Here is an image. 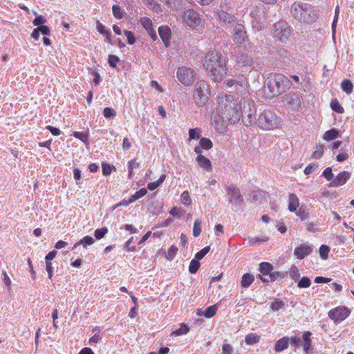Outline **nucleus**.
<instances>
[{
  "instance_id": "1",
  "label": "nucleus",
  "mask_w": 354,
  "mask_h": 354,
  "mask_svg": "<svg viewBox=\"0 0 354 354\" xmlns=\"http://www.w3.org/2000/svg\"><path fill=\"white\" fill-rule=\"evenodd\" d=\"M216 100V106L211 115V120L214 125L236 124L240 120L242 113L238 109L236 100L233 95L223 93Z\"/></svg>"
},
{
  "instance_id": "2",
  "label": "nucleus",
  "mask_w": 354,
  "mask_h": 354,
  "mask_svg": "<svg viewBox=\"0 0 354 354\" xmlns=\"http://www.w3.org/2000/svg\"><path fill=\"white\" fill-rule=\"evenodd\" d=\"M203 65L207 74L215 82H221L227 72L225 59L218 51L207 52L203 58Z\"/></svg>"
},
{
  "instance_id": "3",
  "label": "nucleus",
  "mask_w": 354,
  "mask_h": 354,
  "mask_svg": "<svg viewBox=\"0 0 354 354\" xmlns=\"http://www.w3.org/2000/svg\"><path fill=\"white\" fill-rule=\"evenodd\" d=\"M290 82L285 75L278 73L268 77L263 88V96L273 98L285 93L290 88Z\"/></svg>"
},
{
  "instance_id": "4",
  "label": "nucleus",
  "mask_w": 354,
  "mask_h": 354,
  "mask_svg": "<svg viewBox=\"0 0 354 354\" xmlns=\"http://www.w3.org/2000/svg\"><path fill=\"white\" fill-rule=\"evenodd\" d=\"M211 96V90L209 84L205 80H198L194 85L193 100L198 106H205Z\"/></svg>"
},
{
  "instance_id": "5",
  "label": "nucleus",
  "mask_w": 354,
  "mask_h": 354,
  "mask_svg": "<svg viewBox=\"0 0 354 354\" xmlns=\"http://www.w3.org/2000/svg\"><path fill=\"white\" fill-rule=\"evenodd\" d=\"M313 12V9L312 6L301 1H295L290 6L292 16L301 22L306 23L309 21Z\"/></svg>"
},
{
  "instance_id": "6",
  "label": "nucleus",
  "mask_w": 354,
  "mask_h": 354,
  "mask_svg": "<svg viewBox=\"0 0 354 354\" xmlns=\"http://www.w3.org/2000/svg\"><path fill=\"white\" fill-rule=\"evenodd\" d=\"M259 126L266 130L279 128L282 124L281 118L270 110H264L258 118Z\"/></svg>"
},
{
  "instance_id": "7",
  "label": "nucleus",
  "mask_w": 354,
  "mask_h": 354,
  "mask_svg": "<svg viewBox=\"0 0 354 354\" xmlns=\"http://www.w3.org/2000/svg\"><path fill=\"white\" fill-rule=\"evenodd\" d=\"M181 18L185 25L193 29L203 26L205 22L203 17L193 8L185 10Z\"/></svg>"
},
{
  "instance_id": "8",
  "label": "nucleus",
  "mask_w": 354,
  "mask_h": 354,
  "mask_svg": "<svg viewBox=\"0 0 354 354\" xmlns=\"http://www.w3.org/2000/svg\"><path fill=\"white\" fill-rule=\"evenodd\" d=\"M176 77L185 86H190L195 80L196 72L191 68L180 66L177 69Z\"/></svg>"
},
{
  "instance_id": "9",
  "label": "nucleus",
  "mask_w": 354,
  "mask_h": 354,
  "mask_svg": "<svg viewBox=\"0 0 354 354\" xmlns=\"http://www.w3.org/2000/svg\"><path fill=\"white\" fill-rule=\"evenodd\" d=\"M290 26L285 21H278L273 26V37L281 42H285L290 37Z\"/></svg>"
},
{
  "instance_id": "10",
  "label": "nucleus",
  "mask_w": 354,
  "mask_h": 354,
  "mask_svg": "<svg viewBox=\"0 0 354 354\" xmlns=\"http://www.w3.org/2000/svg\"><path fill=\"white\" fill-rule=\"evenodd\" d=\"M351 314L348 308L346 306H338L329 310L328 317L335 323H339L346 319Z\"/></svg>"
},
{
  "instance_id": "11",
  "label": "nucleus",
  "mask_w": 354,
  "mask_h": 354,
  "mask_svg": "<svg viewBox=\"0 0 354 354\" xmlns=\"http://www.w3.org/2000/svg\"><path fill=\"white\" fill-rule=\"evenodd\" d=\"M234 41L241 46L246 47L248 44V39L245 28L242 24H238L233 29Z\"/></svg>"
},
{
  "instance_id": "12",
  "label": "nucleus",
  "mask_w": 354,
  "mask_h": 354,
  "mask_svg": "<svg viewBox=\"0 0 354 354\" xmlns=\"http://www.w3.org/2000/svg\"><path fill=\"white\" fill-rule=\"evenodd\" d=\"M226 191L227 192V195L229 196L230 203H241V194L240 189L238 187L231 184L226 188Z\"/></svg>"
},
{
  "instance_id": "13",
  "label": "nucleus",
  "mask_w": 354,
  "mask_h": 354,
  "mask_svg": "<svg viewBox=\"0 0 354 354\" xmlns=\"http://www.w3.org/2000/svg\"><path fill=\"white\" fill-rule=\"evenodd\" d=\"M140 22L142 26L150 35L151 38L155 41L157 39V35L153 28V24L151 19L147 17H142L140 18Z\"/></svg>"
},
{
  "instance_id": "14",
  "label": "nucleus",
  "mask_w": 354,
  "mask_h": 354,
  "mask_svg": "<svg viewBox=\"0 0 354 354\" xmlns=\"http://www.w3.org/2000/svg\"><path fill=\"white\" fill-rule=\"evenodd\" d=\"M273 270V266L271 263L268 262H262L259 264V271L263 275H268L269 277V279L264 278L263 277H260L261 280L263 281H269L274 279V274H271Z\"/></svg>"
},
{
  "instance_id": "15",
  "label": "nucleus",
  "mask_w": 354,
  "mask_h": 354,
  "mask_svg": "<svg viewBox=\"0 0 354 354\" xmlns=\"http://www.w3.org/2000/svg\"><path fill=\"white\" fill-rule=\"evenodd\" d=\"M351 172L348 171H343L339 173V174L335 178H334L330 186L335 187L342 186L346 183V181L351 178Z\"/></svg>"
},
{
  "instance_id": "16",
  "label": "nucleus",
  "mask_w": 354,
  "mask_h": 354,
  "mask_svg": "<svg viewBox=\"0 0 354 354\" xmlns=\"http://www.w3.org/2000/svg\"><path fill=\"white\" fill-rule=\"evenodd\" d=\"M312 248L306 244H301L299 247L295 248L294 255L299 260H302L312 252Z\"/></svg>"
},
{
  "instance_id": "17",
  "label": "nucleus",
  "mask_w": 354,
  "mask_h": 354,
  "mask_svg": "<svg viewBox=\"0 0 354 354\" xmlns=\"http://www.w3.org/2000/svg\"><path fill=\"white\" fill-rule=\"evenodd\" d=\"M213 147V143L212 140L207 138H201L199 140L198 146H196L194 149V151L196 154H201L203 152V149L210 150Z\"/></svg>"
},
{
  "instance_id": "18",
  "label": "nucleus",
  "mask_w": 354,
  "mask_h": 354,
  "mask_svg": "<svg viewBox=\"0 0 354 354\" xmlns=\"http://www.w3.org/2000/svg\"><path fill=\"white\" fill-rule=\"evenodd\" d=\"M158 33L165 46L167 47L170 44L171 33L170 28L167 26H161L158 28Z\"/></svg>"
},
{
  "instance_id": "19",
  "label": "nucleus",
  "mask_w": 354,
  "mask_h": 354,
  "mask_svg": "<svg viewBox=\"0 0 354 354\" xmlns=\"http://www.w3.org/2000/svg\"><path fill=\"white\" fill-rule=\"evenodd\" d=\"M290 343V338L288 336H283L278 339L274 345V350L277 353H281L288 348Z\"/></svg>"
},
{
  "instance_id": "20",
  "label": "nucleus",
  "mask_w": 354,
  "mask_h": 354,
  "mask_svg": "<svg viewBox=\"0 0 354 354\" xmlns=\"http://www.w3.org/2000/svg\"><path fill=\"white\" fill-rule=\"evenodd\" d=\"M299 206V201L297 196L294 193L288 195V210L290 212H295Z\"/></svg>"
},
{
  "instance_id": "21",
  "label": "nucleus",
  "mask_w": 354,
  "mask_h": 354,
  "mask_svg": "<svg viewBox=\"0 0 354 354\" xmlns=\"http://www.w3.org/2000/svg\"><path fill=\"white\" fill-rule=\"evenodd\" d=\"M196 161L198 164V165L203 169H206L207 171H209L212 169V162L210 160L203 155L202 153L198 154V156L196 158Z\"/></svg>"
},
{
  "instance_id": "22",
  "label": "nucleus",
  "mask_w": 354,
  "mask_h": 354,
  "mask_svg": "<svg viewBox=\"0 0 354 354\" xmlns=\"http://www.w3.org/2000/svg\"><path fill=\"white\" fill-rule=\"evenodd\" d=\"M265 8L263 6L259 5L252 8L250 12V16H252L256 20H261L264 18Z\"/></svg>"
},
{
  "instance_id": "23",
  "label": "nucleus",
  "mask_w": 354,
  "mask_h": 354,
  "mask_svg": "<svg viewBox=\"0 0 354 354\" xmlns=\"http://www.w3.org/2000/svg\"><path fill=\"white\" fill-rule=\"evenodd\" d=\"M236 63L241 66H251L253 64V60L248 55L241 54L237 57Z\"/></svg>"
},
{
  "instance_id": "24",
  "label": "nucleus",
  "mask_w": 354,
  "mask_h": 354,
  "mask_svg": "<svg viewBox=\"0 0 354 354\" xmlns=\"http://www.w3.org/2000/svg\"><path fill=\"white\" fill-rule=\"evenodd\" d=\"M254 281V277L252 274L250 273H245L243 274L241 286L242 288H248Z\"/></svg>"
},
{
  "instance_id": "25",
  "label": "nucleus",
  "mask_w": 354,
  "mask_h": 354,
  "mask_svg": "<svg viewBox=\"0 0 354 354\" xmlns=\"http://www.w3.org/2000/svg\"><path fill=\"white\" fill-rule=\"evenodd\" d=\"M311 333L310 331H306L303 333L302 339L304 342L303 349L307 353L311 346L310 339Z\"/></svg>"
},
{
  "instance_id": "26",
  "label": "nucleus",
  "mask_w": 354,
  "mask_h": 354,
  "mask_svg": "<svg viewBox=\"0 0 354 354\" xmlns=\"http://www.w3.org/2000/svg\"><path fill=\"white\" fill-rule=\"evenodd\" d=\"M261 337L254 333L248 334L245 337V342L247 345H253L260 341Z\"/></svg>"
},
{
  "instance_id": "27",
  "label": "nucleus",
  "mask_w": 354,
  "mask_h": 354,
  "mask_svg": "<svg viewBox=\"0 0 354 354\" xmlns=\"http://www.w3.org/2000/svg\"><path fill=\"white\" fill-rule=\"evenodd\" d=\"M338 136L339 131L336 129L333 128L326 131L324 134L323 138L325 140L330 141L336 139Z\"/></svg>"
},
{
  "instance_id": "28",
  "label": "nucleus",
  "mask_w": 354,
  "mask_h": 354,
  "mask_svg": "<svg viewBox=\"0 0 354 354\" xmlns=\"http://www.w3.org/2000/svg\"><path fill=\"white\" fill-rule=\"evenodd\" d=\"M202 130L201 128L189 129L188 140L191 141L194 139H201L202 137Z\"/></svg>"
},
{
  "instance_id": "29",
  "label": "nucleus",
  "mask_w": 354,
  "mask_h": 354,
  "mask_svg": "<svg viewBox=\"0 0 354 354\" xmlns=\"http://www.w3.org/2000/svg\"><path fill=\"white\" fill-rule=\"evenodd\" d=\"M270 306L272 310L277 311L284 308L285 303L282 300L275 298L270 303Z\"/></svg>"
},
{
  "instance_id": "30",
  "label": "nucleus",
  "mask_w": 354,
  "mask_h": 354,
  "mask_svg": "<svg viewBox=\"0 0 354 354\" xmlns=\"http://www.w3.org/2000/svg\"><path fill=\"white\" fill-rule=\"evenodd\" d=\"M144 3L147 5L150 8L156 12H160L162 11V7L159 3H158L156 0H142Z\"/></svg>"
},
{
  "instance_id": "31",
  "label": "nucleus",
  "mask_w": 354,
  "mask_h": 354,
  "mask_svg": "<svg viewBox=\"0 0 354 354\" xmlns=\"http://www.w3.org/2000/svg\"><path fill=\"white\" fill-rule=\"evenodd\" d=\"M341 88L346 94H351L353 90V85L350 80L345 79L342 82Z\"/></svg>"
},
{
  "instance_id": "32",
  "label": "nucleus",
  "mask_w": 354,
  "mask_h": 354,
  "mask_svg": "<svg viewBox=\"0 0 354 354\" xmlns=\"http://www.w3.org/2000/svg\"><path fill=\"white\" fill-rule=\"evenodd\" d=\"M140 167V163L136 162V159H132L131 160L128 162V176L129 178L131 179L132 176L134 175L133 169Z\"/></svg>"
},
{
  "instance_id": "33",
  "label": "nucleus",
  "mask_w": 354,
  "mask_h": 354,
  "mask_svg": "<svg viewBox=\"0 0 354 354\" xmlns=\"http://www.w3.org/2000/svg\"><path fill=\"white\" fill-rule=\"evenodd\" d=\"M218 310V307L216 305H212L207 307L205 311L203 313V315L206 318H212L213 317Z\"/></svg>"
},
{
  "instance_id": "34",
  "label": "nucleus",
  "mask_w": 354,
  "mask_h": 354,
  "mask_svg": "<svg viewBox=\"0 0 354 354\" xmlns=\"http://www.w3.org/2000/svg\"><path fill=\"white\" fill-rule=\"evenodd\" d=\"M165 178L166 175H161L156 181L148 183L147 188L151 191L155 190L165 180Z\"/></svg>"
},
{
  "instance_id": "35",
  "label": "nucleus",
  "mask_w": 354,
  "mask_h": 354,
  "mask_svg": "<svg viewBox=\"0 0 354 354\" xmlns=\"http://www.w3.org/2000/svg\"><path fill=\"white\" fill-rule=\"evenodd\" d=\"M330 108L337 113H343L344 109L337 99H333L330 102Z\"/></svg>"
},
{
  "instance_id": "36",
  "label": "nucleus",
  "mask_w": 354,
  "mask_h": 354,
  "mask_svg": "<svg viewBox=\"0 0 354 354\" xmlns=\"http://www.w3.org/2000/svg\"><path fill=\"white\" fill-rule=\"evenodd\" d=\"M324 151V145L321 144H317L315 146V151L312 153V157L315 159H319L323 156Z\"/></svg>"
},
{
  "instance_id": "37",
  "label": "nucleus",
  "mask_w": 354,
  "mask_h": 354,
  "mask_svg": "<svg viewBox=\"0 0 354 354\" xmlns=\"http://www.w3.org/2000/svg\"><path fill=\"white\" fill-rule=\"evenodd\" d=\"M95 242L93 237L90 236H86L83 237L79 242L75 243L74 248H76L77 246L80 245H82L84 246L86 245H91Z\"/></svg>"
},
{
  "instance_id": "38",
  "label": "nucleus",
  "mask_w": 354,
  "mask_h": 354,
  "mask_svg": "<svg viewBox=\"0 0 354 354\" xmlns=\"http://www.w3.org/2000/svg\"><path fill=\"white\" fill-rule=\"evenodd\" d=\"M256 121V116L254 113L250 109L249 110V112L247 114V116L243 118V122L245 125H252V124L255 123Z\"/></svg>"
},
{
  "instance_id": "39",
  "label": "nucleus",
  "mask_w": 354,
  "mask_h": 354,
  "mask_svg": "<svg viewBox=\"0 0 354 354\" xmlns=\"http://www.w3.org/2000/svg\"><path fill=\"white\" fill-rule=\"evenodd\" d=\"M189 331V327L186 324H181L180 328L172 333V335L180 336L187 334Z\"/></svg>"
},
{
  "instance_id": "40",
  "label": "nucleus",
  "mask_w": 354,
  "mask_h": 354,
  "mask_svg": "<svg viewBox=\"0 0 354 354\" xmlns=\"http://www.w3.org/2000/svg\"><path fill=\"white\" fill-rule=\"evenodd\" d=\"M181 203L186 206H189L192 204V199L188 191H184L180 195Z\"/></svg>"
},
{
  "instance_id": "41",
  "label": "nucleus",
  "mask_w": 354,
  "mask_h": 354,
  "mask_svg": "<svg viewBox=\"0 0 354 354\" xmlns=\"http://www.w3.org/2000/svg\"><path fill=\"white\" fill-rule=\"evenodd\" d=\"M201 263L198 259H192L189 266V272L192 274H195L198 270Z\"/></svg>"
},
{
  "instance_id": "42",
  "label": "nucleus",
  "mask_w": 354,
  "mask_h": 354,
  "mask_svg": "<svg viewBox=\"0 0 354 354\" xmlns=\"http://www.w3.org/2000/svg\"><path fill=\"white\" fill-rule=\"evenodd\" d=\"M201 221L198 218H196L194 223L193 226V235L195 237L198 236L201 233Z\"/></svg>"
},
{
  "instance_id": "43",
  "label": "nucleus",
  "mask_w": 354,
  "mask_h": 354,
  "mask_svg": "<svg viewBox=\"0 0 354 354\" xmlns=\"http://www.w3.org/2000/svg\"><path fill=\"white\" fill-rule=\"evenodd\" d=\"M171 9H177L181 5V0H161Z\"/></svg>"
},
{
  "instance_id": "44",
  "label": "nucleus",
  "mask_w": 354,
  "mask_h": 354,
  "mask_svg": "<svg viewBox=\"0 0 354 354\" xmlns=\"http://www.w3.org/2000/svg\"><path fill=\"white\" fill-rule=\"evenodd\" d=\"M112 11L113 16L118 19H120L124 17V12L118 5H113L112 6Z\"/></svg>"
},
{
  "instance_id": "45",
  "label": "nucleus",
  "mask_w": 354,
  "mask_h": 354,
  "mask_svg": "<svg viewBox=\"0 0 354 354\" xmlns=\"http://www.w3.org/2000/svg\"><path fill=\"white\" fill-rule=\"evenodd\" d=\"M147 194V190L145 188H141L137 191L134 194L131 196V201L135 202L136 201L142 198Z\"/></svg>"
},
{
  "instance_id": "46",
  "label": "nucleus",
  "mask_w": 354,
  "mask_h": 354,
  "mask_svg": "<svg viewBox=\"0 0 354 354\" xmlns=\"http://www.w3.org/2000/svg\"><path fill=\"white\" fill-rule=\"evenodd\" d=\"M177 252H178L177 247H176L174 245H171L168 249L167 252L165 255V257L167 258V259L171 261L176 257Z\"/></svg>"
},
{
  "instance_id": "47",
  "label": "nucleus",
  "mask_w": 354,
  "mask_h": 354,
  "mask_svg": "<svg viewBox=\"0 0 354 354\" xmlns=\"http://www.w3.org/2000/svg\"><path fill=\"white\" fill-rule=\"evenodd\" d=\"M330 251V248L326 245H322L319 249V252L321 258L324 260H326L328 257V252Z\"/></svg>"
},
{
  "instance_id": "48",
  "label": "nucleus",
  "mask_w": 354,
  "mask_h": 354,
  "mask_svg": "<svg viewBox=\"0 0 354 354\" xmlns=\"http://www.w3.org/2000/svg\"><path fill=\"white\" fill-rule=\"evenodd\" d=\"M311 285V281L307 277H303L297 283V286L300 288H307Z\"/></svg>"
},
{
  "instance_id": "49",
  "label": "nucleus",
  "mask_w": 354,
  "mask_h": 354,
  "mask_svg": "<svg viewBox=\"0 0 354 354\" xmlns=\"http://www.w3.org/2000/svg\"><path fill=\"white\" fill-rule=\"evenodd\" d=\"M108 233V228L104 227L102 228L96 229L94 232V236L97 239H102Z\"/></svg>"
},
{
  "instance_id": "50",
  "label": "nucleus",
  "mask_w": 354,
  "mask_h": 354,
  "mask_svg": "<svg viewBox=\"0 0 354 354\" xmlns=\"http://www.w3.org/2000/svg\"><path fill=\"white\" fill-rule=\"evenodd\" d=\"M296 215L299 217L301 220L306 219L308 216V210L306 207H301L299 210L296 212Z\"/></svg>"
},
{
  "instance_id": "51",
  "label": "nucleus",
  "mask_w": 354,
  "mask_h": 354,
  "mask_svg": "<svg viewBox=\"0 0 354 354\" xmlns=\"http://www.w3.org/2000/svg\"><path fill=\"white\" fill-rule=\"evenodd\" d=\"M103 115L105 118H114L116 115V111L111 107H106L103 110Z\"/></svg>"
},
{
  "instance_id": "52",
  "label": "nucleus",
  "mask_w": 354,
  "mask_h": 354,
  "mask_svg": "<svg viewBox=\"0 0 354 354\" xmlns=\"http://www.w3.org/2000/svg\"><path fill=\"white\" fill-rule=\"evenodd\" d=\"M120 62V59L118 56L114 55H110L108 58V62L111 68H116L117 63Z\"/></svg>"
},
{
  "instance_id": "53",
  "label": "nucleus",
  "mask_w": 354,
  "mask_h": 354,
  "mask_svg": "<svg viewBox=\"0 0 354 354\" xmlns=\"http://www.w3.org/2000/svg\"><path fill=\"white\" fill-rule=\"evenodd\" d=\"M124 35L127 37V42L130 45H133L136 42V37L133 33V32L130 30H125L124 31Z\"/></svg>"
},
{
  "instance_id": "54",
  "label": "nucleus",
  "mask_w": 354,
  "mask_h": 354,
  "mask_svg": "<svg viewBox=\"0 0 354 354\" xmlns=\"http://www.w3.org/2000/svg\"><path fill=\"white\" fill-rule=\"evenodd\" d=\"M209 250H210L209 246H206V247L203 248L202 250H201L196 254V255H195L196 259L198 260L202 259L209 252Z\"/></svg>"
},
{
  "instance_id": "55",
  "label": "nucleus",
  "mask_w": 354,
  "mask_h": 354,
  "mask_svg": "<svg viewBox=\"0 0 354 354\" xmlns=\"http://www.w3.org/2000/svg\"><path fill=\"white\" fill-rule=\"evenodd\" d=\"M323 176L328 181H331L334 179V175L330 167L326 168L323 171Z\"/></svg>"
},
{
  "instance_id": "56",
  "label": "nucleus",
  "mask_w": 354,
  "mask_h": 354,
  "mask_svg": "<svg viewBox=\"0 0 354 354\" xmlns=\"http://www.w3.org/2000/svg\"><path fill=\"white\" fill-rule=\"evenodd\" d=\"M290 276L294 280H297L300 276L298 268L296 266H292L290 270Z\"/></svg>"
},
{
  "instance_id": "57",
  "label": "nucleus",
  "mask_w": 354,
  "mask_h": 354,
  "mask_svg": "<svg viewBox=\"0 0 354 354\" xmlns=\"http://www.w3.org/2000/svg\"><path fill=\"white\" fill-rule=\"evenodd\" d=\"M102 174L104 176H107L111 174L112 173V167L106 163V162H102Z\"/></svg>"
},
{
  "instance_id": "58",
  "label": "nucleus",
  "mask_w": 354,
  "mask_h": 354,
  "mask_svg": "<svg viewBox=\"0 0 354 354\" xmlns=\"http://www.w3.org/2000/svg\"><path fill=\"white\" fill-rule=\"evenodd\" d=\"M97 31L101 33L102 35L106 36L109 37L110 36V32L107 30H106L105 26L100 22L97 21Z\"/></svg>"
},
{
  "instance_id": "59",
  "label": "nucleus",
  "mask_w": 354,
  "mask_h": 354,
  "mask_svg": "<svg viewBox=\"0 0 354 354\" xmlns=\"http://www.w3.org/2000/svg\"><path fill=\"white\" fill-rule=\"evenodd\" d=\"M46 19L41 16V15H39V16H37L32 21V24L34 26H42L44 25V24L46 22Z\"/></svg>"
},
{
  "instance_id": "60",
  "label": "nucleus",
  "mask_w": 354,
  "mask_h": 354,
  "mask_svg": "<svg viewBox=\"0 0 354 354\" xmlns=\"http://www.w3.org/2000/svg\"><path fill=\"white\" fill-rule=\"evenodd\" d=\"M289 344L295 348H299L301 344V339L298 337H292L290 339Z\"/></svg>"
},
{
  "instance_id": "61",
  "label": "nucleus",
  "mask_w": 354,
  "mask_h": 354,
  "mask_svg": "<svg viewBox=\"0 0 354 354\" xmlns=\"http://www.w3.org/2000/svg\"><path fill=\"white\" fill-rule=\"evenodd\" d=\"M233 347L229 344H224L222 346L221 354H232Z\"/></svg>"
},
{
  "instance_id": "62",
  "label": "nucleus",
  "mask_w": 354,
  "mask_h": 354,
  "mask_svg": "<svg viewBox=\"0 0 354 354\" xmlns=\"http://www.w3.org/2000/svg\"><path fill=\"white\" fill-rule=\"evenodd\" d=\"M150 86L152 88H154L159 93H163L164 92V89L162 88L161 85L157 81H156V80H152L150 82Z\"/></svg>"
},
{
  "instance_id": "63",
  "label": "nucleus",
  "mask_w": 354,
  "mask_h": 354,
  "mask_svg": "<svg viewBox=\"0 0 354 354\" xmlns=\"http://www.w3.org/2000/svg\"><path fill=\"white\" fill-rule=\"evenodd\" d=\"M72 136L83 142H85L87 140V136L82 132L73 131Z\"/></svg>"
},
{
  "instance_id": "64",
  "label": "nucleus",
  "mask_w": 354,
  "mask_h": 354,
  "mask_svg": "<svg viewBox=\"0 0 354 354\" xmlns=\"http://www.w3.org/2000/svg\"><path fill=\"white\" fill-rule=\"evenodd\" d=\"M37 30L44 35H49L50 34V28L45 25L37 27Z\"/></svg>"
}]
</instances>
